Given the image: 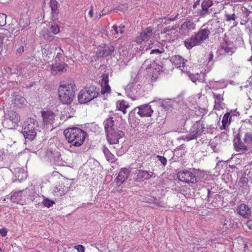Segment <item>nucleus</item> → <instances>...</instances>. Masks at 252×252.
I'll list each match as a JSON object with an SVG mask.
<instances>
[{
  "instance_id": "7",
  "label": "nucleus",
  "mask_w": 252,
  "mask_h": 252,
  "mask_svg": "<svg viewBox=\"0 0 252 252\" xmlns=\"http://www.w3.org/2000/svg\"><path fill=\"white\" fill-rule=\"evenodd\" d=\"M177 176L180 181L188 184H194L197 182L196 176L190 171L187 169L178 171Z\"/></svg>"
},
{
  "instance_id": "48",
  "label": "nucleus",
  "mask_w": 252,
  "mask_h": 252,
  "mask_svg": "<svg viewBox=\"0 0 252 252\" xmlns=\"http://www.w3.org/2000/svg\"><path fill=\"white\" fill-rule=\"evenodd\" d=\"M246 225L249 229L252 230V220H249L246 223Z\"/></svg>"
},
{
  "instance_id": "37",
  "label": "nucleus",
  "mask_w": 252,
  "mask_h": 252,
  "mask_svg": "<svg viewBox=\"0 0 252 252\" xmlns=\"http://www.w3.org/2000/svg\"><path fill=\"white\" fill-rule=\"evenodd\" d=\"M188 109L183 111L182 114L181 116H179V118L183 120V122L185 123L189 118V116L188 114Z\"/></svg>"
},
{
  "instance_id": "50",
  "label": "nucleus",
  "mask_w": 252,
  "mask_h": 252,
  "mask_svg": "<svg viewBox=\"0 0 252 252\" xmlns=\"http://www.w3.org/2000/svg\"><path fill=\"white\" fill-rule=\"evenodd\" d=\"M175 28H173V27H171V28H170L169 27H166V28L164 29L163 32H169V31H170L171 30H175Z\"/></svg>"
},
{
  "instance_id": "19",
  "label": "nucleus",
  "mask_w": 252,
  "mask_h": 252,
  "mask_svg": "<svg viewBox=\"0 0 252 252\" xmlns=\"http://www.w3.org/2000/svg\"><path fill=\"white\" fill-rule=\"evenodd\" d=\"M152 28L151 27L146 28L140 34V35L136 38L137 43H140L142 41H148L152 35Z\"/></svg>"
},
{
  "instance_id": "34",
  "label": "nucleus",
  "mask_w": 252,
  "mask_h": 252,
  "mask_svg": "<svg viewBox=\"0 0 252 252\" xmlns=\"http://www.w3.org/2000/svg\"><path fill=\"white\" fill-rule=\"evenodd\" d=\"M50 7L52 13H56L58 9V3L56 0H51L50 2Z\"/></svg>"
},
{
  "instance_id": "43",
  "label": "nucleus",
  "mask_w": 252,
  "mask_h": 252,
  "mask_svg": "<svg viewBox=\"0 0 252 252\" xmlns=\"http://www.w3.org/2000/svg\"><path fill=\"white\" fill-rule=\"evenodd\" d=\"M21 191L17 192H16L14 193L11 196V199L13 201L15 202L16 201L14 200L15 198L16 197H19V199L17 200V201H19L20 200H21Z\"/></svg>"
},
{
  "instance_id": "4",
  "label": "nucleus",
  "mask_w": 252,
  "mask_h": 252,
  "mask_svg": "<svg viewBox=\"0 0 252 252\" xmlns=\"http://www.w3.org/2000/svg\"><path fill=\"white\" fill-rule=\"evenodd\" d=\"M99 94V89L94 85H90L80 91L77 98L80 103L85 104L97 97Z\"/></svg>"
},
{
  "instance_id": "8",
  "label": "nucleus",
  "mask_w": 252,
  "mask_h": 252,
  "mask_svg": "<svg viewBox=\"0 0 252 252\" xmlns=\"http://www.w3.org/2000/svg\"><path fill=\"white\" fill-rule=\"evenodd\" d=\"M107 139L110 144L119 143V140L124 136V133L118 129H111L107 132Z\"/></svg>"
},
{
  "instance_id": "16",
  "label": "nucleus",
  "mask_w": 252,
  "mask_h": 252,
  "mask_svg": "<svg viewBox=\"0 0 252 252\" xmlns=\"http://www.w3.org/2000/svg\"><path fill=\"white\" fill-rule=\"evenodd\" d=\"M137 114L141 117H150L153 113L151 106L148 104H143L137 107Z\"/></svg>"
},
{
  "instance_id": "55",
  "label": "nucleus",
  "mask_w": 252,
  "mask_h": 252,
  "mask_svg": "<svg viewBox=\"0 0 252 252\" xmlns=\"http://www.w3.org/2000/svg\"><path fill=\"white\" fill-rule=\"evenodd\" d=\"M72 117V116L69 115L68 116H66V118H71Z\"/></svg>"
},
{
  "instance_id": "17",
  "label": "nucleus",
  "mask_w": 252,
  "mask_h": 252,
  "mask_svg": "<svg viewBox=\"0 0 252 252\" xmlns=\"http://www.w3.org/2000/svg\"><path fill=\"white\" fill-rule=\"evenodd\" d=\"M196 25L189 19H186L180 28V32L183 34H188L195 29Z\"/></svg>"
},
{
  "instance_id": "36",
  "label": "nucleus",
  "mask_w": 252,
  "mask_h": 252,
  "mask_svg": "<svg viewBox=\"0 0 252 252\" xmlns=\"http://www.w3.org/2000/svg\"><path fill=\"white\" fill-rule=\"evenodd\" d=\"M101 93L102 94H105L110 92V87L108 84H101Z\"/></svg>"
},
{
  "instance_id": "13",
  "label": "nucleus",
  "mask_w": 252,
  "mask_h": 252,
  "mask_svg": "<svg viewBox=\"0 0 252 252\" xmlns=\"http://www.w3.org/2000/svg\"><path fill=\"white\" fill-rule=\"evenodd\" d=\"M131 171L126 168H122L118 173L116 178V183L117 186H121L128 178Z\"/></svg>"
},
{
  "instance_id": "11",
  "label": "nucleus",
  "mask_w": 252,
  "mask_h": 252,
  "mask_svg": "<svg viewBox=\"0 0 252 252\" xmlns=\"http://www.w3.org/2000/svg\"><path fill=\"white\" fill-rule=\"evenodd\" d=\"M154 173L153 172L145 171L144 170H137L134 173V181L137 182H142L145 180H148L153 177Z\"/></svg>"
},
{
  "instance_id": "30",
  "label": "nucleus",
  "mask_w": 252,
  "mask_h": 252,
  "mask_svg": "<svg viewBox=\"0 0 252 252\" xmlns=\"http://www.w3.org/2000/svg\"><path fill=\"white\" fill-rule=\"evenodd\" d=\"M104 154L107 161L110 163H114L116 160L114 155H113L108 149L105 148L103 150Z\"/></svg>"
},
{
  "instance_id": "56",
  "label": "nucleus",
  "mask_w": 252,
  "mask_h": 252,
  "mask_svg": "<svg viewBox=\"0 0 252 252\" xmlns=\"http://www.w3.org/2000/svg\"><path fill=\"white\" fill-rule=\"evenodd\" d=\"M157 205L158 207H162V206L160 205L159 204H157Z\"/></svg>"
},
{
  "instance_id": "47",
  "label": "nucleus",
  "mask_w": 252,
  "mask_h": 252,
  "mask_svg": "<svg viewBox=\"0 0 252 252\" xmlns=\"http://www.w3.org/2000/svg\"><path fill=\"white\" fill-rule=\"evenodd\" d=\"M7 230L5 228L1 229V236L4 237L7 235Z\"/></svg>"
},
{
  "instance_id": "44",
  "label": "nucleus",
  "mask_w": 252,
  "mask_h": 252,
  "mask_svg": "<svg viewBox=\"0 0 252 252\" xmlns=\"http://www.w3.org/2000/svg\"><path fill=\"white\" fill-rule=\"evenodd\" d=\"M74 248L77 250L78 252H84L85 247L81 245H77L74 247Z\"/></svg>"
},
{
  "instance_id": "38",
  "label": "nucleus",
  "mask_w": 252,
  "mask_h": 252,
  "mask_svg": "<svg viewBox=\"0 0 252 252\" xmlns=\"http://www.w3.org/2000/svg\"><path fill=\"white\" fill-rule=\"evenodd\" d=\"M43 205L47 208H50L55 203L54 201L47 198L44 199L42 202Z\"/></svg>"
},
{
  "instance_id": "26",
  "label": "nucleus",
  "mask_w": 252,
  "mask_h": 252,
  "mask_svg": "<svg viewBox=\"0 0 252 252\" xmlns=\"http://www.w3.org/2000/svg\"><path fill=\"white\" fill-rule=\"evenodd\" d=\"M213 4L212 0H204L201 3L202 11L201 14H207L209 12V8Z\"/></svg>"
},
{
  "instance_id": "6",
  "label": "nucleus",
  "mask_w": 252,
  "mask_h": 252,
  "mask_svg": "<svg viewBox=\"0 0 252 252\" xmlns=\"http://www.w3.org/2000/svg\"><path fill=\"white\" fill-rule=\"evenodd\" d=\"M20 122V116L16 112L11 110L5 115V119L2 125L5 128L10 129L17 126Z\"/></svg>"
},
{
  "instance_id": "14",
  "label": "nucleus",
  "mask_w": 252,
  "mask_h": 252,
  "mask_svg": "<svg viewBox=\"0 0 252 252\" xmlns=\"http://www.w3.org/2000/svg\"><path fill=\"white\" fill-rule=\"evenodd\" d=\"M219 51L220 55L231 56L234 53L235 48L232 43L225 42L220 46Z\"/></svg>"
},
{
  "instance_id": "39",
  "label": "nucleus",
  "mask_w": 252,
  "mask_h": 252,
  "mask_svg": "<svg viewBox=\"0 0 252 252\" xmlns=\"http://www.w3.org/2000/svg\"><path fill=\"white\" fill-rule=\"evenodd\" d=\"M189 77L192 82L196 83L200 77V74L199 73L191 74L189 75Z\"/></svg>"
},
{
  "instance_id": "3",
  "label": "nucleus",
  "mask_w": 252,
  "mask_h": 252,
  "mask_svg": "<svg viewBox=\"0 0 252 252\" xmlns=\"http://www.w3.org/2000/svg\"><path fill=\"white\" fill-rule=\"evenodd\" d=\"M210 29L208 28H201L196 33L184 41V45L188 49L200 45L208 39L210 35Z\"/></svg>"
},
{
  "instance_id": "51",
  "label": "nucleus",
  "mask_w": 252,
  "mask_h": 252,
  "mask_svg": "<svg viewBox=\"0 0 252 252\" xmlns=\"http://www.w3.org/2000/svg\"><path fill=\"white\" fill-rule=\"evenodd\" d=\"M112 28L114 29V30L115 31V32L116 34H118L119 33V31L118 30V28L116 25H113Z\"/></svg>"
},
{
  "instance_id": "54",
  "label": "nucleus",
  "mask_w": 252,
  "mask_h": 252,
  "mask_svg": "<svg viewBox=\"0 0 252 252\" xmlns=\"http://www.w3.org/2000/svg\"><path fill=\"white\" fill-rule=\"evenodd\" d=\"M101 17V15L100 14H99L98 16H96V19H99Z\"/></svg>"
},
{
  "instance_id": "59",
  "label": "nucleus",
  "mask_w": 252,
  "mask_h": 252,
  "mask_svg": "<svg viewBox=\"0 0 252 252\" xmlns=\"http://www.w3.org/2000/svg\"><path fill=\"white\" fill-rule=\"evenodd\" d=\"M23 49H24V47H22V51H23Z\"/></svg>"
},
{
  "instance_id": "22",
  "label": "nucleus",
  "mask_w": 252,
  "mask_h": 252,
  "mask_svg": "<svg viewBox=\"0 0 252 252\" xmlns=\"http://www.w3.org/2000/svg\"><path fill=\"white\" fill-rule=\"evenodd\" d=\"M234 147L237 152L247 151L248 147L241 141L239 136H237L233 141Z\"/></svg>"
},
{
  "instance_id": "27",
  "label": "nucleus",
  "mask_w": 252,
  "mask_h": 252,
  "mask_svg": "<svg viewBox=\"0 0 252 252\" xmlns=\"http://www.w3.org/2000/svg\"><path fill=\"white\" fill-rule=\"evenodd\" d=\"M231 121V116L230 115L229 113H225L222 118L221 123L222 126H220V129L221 130L226 129V126L230 125Z\"/></svg>"
},
{
  "instance_id": "12",
  "label": "nucleus",
  "mask_w": 252,
  "mask_h": 252,
  "mask_svg": "<svg viewBox=\"0 0 252 252\" xmlns=\"http://www.w3.org/2000/svg\"><path fill=\"white\" fill-rule=\"evenodd\" d=\"M68 65L63 62H55L51 67V72L52 75L61 74L66 71Z\"/></svg>"
},
{
  "instance_id": "18",
  "label": "nucleus",
  "mask_w": 252,
  "mask_h": 252,
  "mask_svg": "<svg viewBox=\"0 0 252 252\" xmlns=\"http://www.w3.org/2000/svg\"><path fill=\"white\" fill-rule=\"evenodd\" d=\"M204 126L199 122H196L192 126L190 130L192 139L196 138L200 135L204 130Z\"/></svg>"
},
{
  "instance_id": "57",
  "label": "nucleus",
  "mask_w": 252,
  "mask_h": 252,
  "mask_svg": "<svg viewBox=\"0 0 252 252\" xmlns=\"http://www.w3.org/2000/svg\"><path fill=\"white\" fill-rule=\"evenodd\" d=\"M237 22H236V23L234 24V26H236L237 25Z\"/></svg>"
},
{
  "instance_id": "1",
  "label": "nucleus",
  "mask_w": 252,
  "mask_h": 252,
  "mask_svg": "<svg viewBox=\"0 0 252 252\" xmlns=\"http://www.w3.org/2000/svg\"><path fill=\"white\" fill-rule=\"evenodd\" d=\"M76 86L74 81L67 80L60 82L58 89L59 99L63 104H70L75 96Z\"/></svg>"
},
{
  "instance_id": "2",
  "label": "nucleus",
  "mask_w": 252,
  "mask_h": 252,
  "mask_svg": "<svg viewBox=\"0 0 252 252\" xmlns=\"http://www.w3.org/2000/svg\"><path fill=\"white\" fill-rule=\"evenodd\" d=\"M63 134L70 145L75 147H79L82 145L87 135L86 131L77 127L65 129Z\"/></svg>"
},
{
  "instance_id": "23",
  "label": "nucleus",
  "mask_w": 252,
  "mask_h": 252,
  "mask_svg": "<svg viewBox=\"0 0 252 252\" xmlns=\"http://www.w3.org/2000/svg\"><path fill=\"white\" fill-rule=\"evenodd\" d=\"M172 63L176 67H184L185 64V60L179 55L173 56L170 60Z\"/></svg>"
},
{
  "instance_id": "24",
  "label": "nucleus",
  "mask_w": 252,
  "mask_h": 252,
  "mask_svg": "<svg viewBox=\"0 0 252 252\" xmlns=\"http://www.w3.org/2000/svg\"><path fill=\"white\" fill-rule=\"evenodd\" d=\"M13 96L14 97V103L16 106L21 107L26 104V99L24 97L19 95L18 93H14Z\"/></svg>"
},
{
  "instance_id": "46",
  "label": "nucleus",
  "mask_w": 252,
  "mask_h": 252,
  "mask_svg": "<svg viewBox=\"0 0 252 252\" xmlns=\"http://www.w3.org/2000/svg\"><path fill=\"white\" fill-rule=\"evenodd\" d=\"M162 53V51L159 50V49H153L152 50H151V52H150V54H161Z\"/></svg>"
},
{
  "instance_id": "20",
  "label": "nucleus",
  "mask_w": 252,
  "mask_h": 252,
  "mask_svg": "<svg viewBox=\"0 0 252 252\" xmlns=\"http://www.w3.org/2000/svg\"><path fill=\"white\" fill-rule=\"evenodd\" d=\"M236 211L238 214L245 218L249 217L251 213L250 208L244 204H241L238 206Z\"/></svg>"
},
{
  "instance_id": "52",
  "label": "nucleus",
  "mask_w": 252,
  "mask_h": 252,
  "mask_svg": "<svg viewBox=\"0 0 252 252\" xmlns=\"http://www.w3.org/2000/svg\"><path fill=\"white\" fill-rule=\"evenodd\" d=\"M119 28V33L121 34L123 33L124 32V29L125 28V26L124 25H121Z\"/></svg>"
},
{
  "instance_id": "40",
  "label": "nucleus",
  "mask_w": 252,
  "mask_h": 252,
  "mask_svg": "<svg viewBox=\"0 0 252 252\" xmlns=\"http://www.w3.org/2000/svg\"><path fill=\"white\" fill-rule=\"evenodd\" d=\"M108 74L104 73L102 75L101 84H108Z\"/></svg>"
},
{
  "instance_id": "42",
  "label": "nucleus",
  "mask_w": 252,
  "mask_h": 252,
  "mask_svg": "<svg viewBox=\"0 0 252 252\" xmlns=\"http://www.w3.org/2000/svg\"><path fill=\"white\" fill-rule=\"evenodd\" d=\"M236 16L234 14H226L225 15V19L227 22L230 21L231 20L234 21L236 19Z\"/></svg>"
},
{
  "instance_id": "58",
  "label": "nucleus",
  "mask_w": 252,
  "mask_h": 252,
  "mask_svg": "<svg viewBox=\"0 0 252 252\" xmlns=\"http://www.w3.org/2000/svg\"><path fill=\"white\" fill-rule=\"evenodd\" d=\"M244 246H245V247H244L245 248V247H246V246H247V245H246V244H244Z\"/></svg>"
},
{
  "instance_id": "41",
  "label": "nucleus",
  "mask_w": 252,
  "mask_h": 252,
  "mask_svg": "<svg viewBox=\"0 0 252 252\" xmlns=\"http://www.w3.org/2000/svg\"><path fill=\"white\" fill-rule=\"evenodd\" d=\"M157 157L158 158V160L161 162V163L164 166H165L166 165L167 159L165 157L159 155L157 156Z\"/></svg>"
},
{
  "instance_id": "9",
  "label": "nucleus",
  "mask_w": 252,
  "mask_h": 252,
  "mask_svg": "<svg viewBox=\"0 0 252 252\" xmlns=\"http://www.w3.org/2000/svg\"><path fill=\"white\" fill-rule=\"evenodd\" d=\"M42 125L44 127L48 128L52 126L55 120V114L51 111H43L41 112Z\"/></svg>"
},
{
  "instance_id": "49",
  "label": "nucleus",
  "mask_w": 252,
  "mask_h": 252,
  "mask_svg": "<svg viewBox=\"0 0 252 252\" xmlns=\"http://www.w3.org/2000/svg\"><path fill=\"white\" fill-rule=\"evenodd\" d=\"M93 14H94L93 6H91L90 7V11L88 13V15L90 18H92L93 17Z\"/></svg>"
},
{
  "instance_id": "45",
  "label": "nucleus",
  "mask_w": 252,
  "mask_h": 252,
  "mask_svg": "<svg viewBox=\"0 0 252 252\" xmlns=\"http://www.w3.org/2000/svg\"><path fill=\"white\" fill-rule=\"evenodd\" d=\"M6 18V15L5 14L1 13V18H4L5 19L4 22L1 21V25H0L1 27L3 26L6 24V21H5Z\"/></svg>"
},
{
  "instance_id": "31",
  "label": "nucleus",
  "mask_w": 252,
  "mask_h": 252,
  "mask_svg": "<svg viewBox=\"0 0 252 252\" xmlns=\"http://www.w3.org/2000/svg\"><path fill=\"white\" fill-rule=\"evenodd\" d=\"M51 47L50 46L45 45V47L42 49V52L44 56H45L46 58L48 59L51 58L52 57V52L50 51Z\"/></svg>"
},
{
  "instance_id": "33",
  "label": "nucleus",
  "mask_w": 252,
  "mask_h": 252,
  "mask_svg": "<svg viewBox=\"0 0 252 252\" xmlns=\"http://www.w3.org/2000/svg\"><path fill=\"white\" fill-rule=\"evenodd\" d=\"M20 24L21 27V31L27 30L30 22L29 19H25V20H23L22 21H20Z\"/></svg>"
},
{
  "instance_id": "25",
  "label": "nucleus",
  "mask_w": 252,
  "mask_h": 252,
  "mask_svg": "<svg viewBox=\"0 0 252 252\" xmlns=\"http://www.w3.org/2000/svg\"><path fill=\"white\" fill-rule=\"evenodd\" d=\"M129 107V105L128 103L124 100H118L116 102V108L117 110L121 111L124 114L126 113V109Z\"/></svg>"
},
{
  "instance_id": "21",
  "label": "nucleus",
  "mask_w": 252,
  "mask_h": 252,
  "mask_svg": "<svg viewBox=\"0 0 252 252\" xmlns=\"http://www.w3.org/2000/svg\"><path fill=\"white\" fill-rule=\"evenodd\" d=\"M242 13L240 15V24L241 25L246 24L250 20L251 11L244 6L241 7Z\"/></svg>"
},
{
  "instance_id": "35",
  "label": "nucleus",
  "mask_w": 252,
  "mask_h": 252,
  "mask_svg": "<svg viewBox=\"0 0 252 252\" xmlns=\"http://www.w3.org/2000/svg\"><path fill=\"white\" fill-rule=\"evenodd\" d=\"M244 142L248 145H252V134L247 133L244 138Z\"/></svg>"
},
{
  "instance_id": "53",
  "label": "nucleus",
  "mask_w": 252,
  "mask_h": 252,
  "mask_svg": "<svg viewBox=\"0 0 252 252\" xmlns=\"http://www.w3.org/2000/svg\"><path fill=\"white\" fill-rule=\"evenodd\" d=\"M213 58V54L212 53H210L209 54V61H211Z\"/></svg>"
},
{
  "instance_id": "10",
  "label": "nucleus",
  "mask_w": 252,
  "mask_h": 252,
  "mask_svg": "<svg viewBox=\"0 0 252 252\" xmlns=\"http://www.w3.org/2000/svg\"><path fill=\"white\" fill-rule=\"evenodd\" d=\"M114 50V47L112 45L102 44L98 46L96 55L98 57H106L111 55Z\"/></svg>"
},
{
  "instance_id": "32",
  "label": "nucleus",
  "mask_w": 252,
  "mask_h": 252,
  "mask_svg": "<svg viewBox=\"0 0 252 252\" xmlns=\"http://www.w3.org/2000/svg\"><path fill=\"white\" fill-rule=\"evenodd\" d=\"M59 50L60 51V52H58L57 53V55L55 58V62H61L63 60V50L61 48H59Z\"/></svg>"
},
{
  "instance_id": "5",
  "label": "nucleus",
  "mask_w": 252,
  "mask_h": 252,
  "mask_svg": "<svg viewBox=\"0 0 252 252\" xmlns=\"http://www.w3.org/2000/svg\"><path fill=\"white\" fill-rule=\"evenodd\" d=\"M35 122L33 118H27L24 122L23 134L26 140L32 141L36 135L34 126Z\"/></svg>"
},
{
  "instance_id": "15",
  "label": "nucleus",
  "mask_w": 252,
  "mask_h": 252,
  "mask_svg": "<svg viewBox=\"0 0 252 252\" xmlns=\"http://www.w3.org/2000/svg\"><path fill=\"white\" fill-rule=\"evenodd\" d=\"M50 32L49 31H44L43 33V36L45 39L48 41H52L54 39V36L51 34H57L60 32V27L58 25H52L50 27Z\"/></svg>"
},
{
  "instance_id": "28",
  "label": "nucleus",
  "mask_w": 252,
  "mask_h": 252,
  "mask_svg": "<svg viewBox=\"0 0 252 252\" xmlns=\"http://www.w3.org/2000/svg\"><path fill=\"white\" fill-rule=\"evenodd\" d=\"M213 96L215 98V108L216 109L220 110L221 104L223 101V97L222 95L215 93H213Z\"/></svg>"
},
{
  "instance_id": "29",
  "label": "nucleus",
  "mask_w": 252,
  "mask_h": 252,
  "mask_svg": "<svg viewBox=\"0 0 252 252\" xmlns=\"http://www.w3.org/2000/svg\"><path fill=\"white\" fill-rule=\"evenodd\" d=\"M104 128L105 130V132H107L111 129H114V128L113 127L114 126V121L113 120V118L110 117L106 120L104 122Z\"/></svg>"
}]
</instances>
